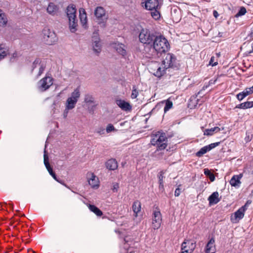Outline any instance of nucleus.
Wrapping results in <instances>:
<instances>
[{
  "instance_id": "obj_1",
  "label": "nucleus",
  "mask_w": 253,
  "mask_h": 253,
  "mask_svg": "<svg viewBox=\"0 0 253 253\" xmlns=\"http://www.w3.org/2000/svg\"><path fill=\"white\" fill-rule=\"evenodd\" d=\"M151 143L157 146V150H163L166 148L168 145V138L166 133L162 131H158L155 134L151 135Z\"/></svg>"
},
{
  "instance_id": "obj_2",
  "label": "nucleus",
  "mask_w": 253,
  "mask_h": 253,
  "mask_svg": "<svg viewBox=\"0 0 253 253\" xmlns=\"http://www.w3.org/2000/svg\"><path fill=\"white\" fill-rule=\"evenodd\" d=\"M77 9L75 5L70 4L66 8V14L69 20V28L71 32L77 31L78 20L76 16Z\"/></svg>"
},
{
  "instance_id": "obj_3",
  "label": "nucleus",
  "mask_w": 253,
  "mask_h": 253,
  "mask_svg": "<svg viewBox=\"0 0 253 253\" xmlns=\"http://www.w3.org/2000/svg\"><path fill=\"white\" fill-rule=\"evenodd\" d=\"M152 43L159 53L166 52L169 46L168 40L162 35L156 36Z\"/></svg>"
},
{
  "instance_id": "obj_4",
  "label": "nucleus",
  "mask_w": 253,
  "mask_h": 253,
  "mask_svg": "<svg viewBox=\"0 0 253 253\" xmlns=\"http://www.w3.org/2000/svg\"><path fill=\"white\" fill-rule=\"evenodd\" d=\"M156 35L147 29H142L139 34V41L145 44H152L154 41Z\"/></svg>"
},
{
  "instance_id": "obj_5",
  "label": "nucleus",
  "mask_w": 253,
  "mask_h": 253,
  "mask_svg": "<svg viewBox=\"0 0 253 253\" xmlns=\"http://www.w3.org/2000/svg\"><path fill=\"white\" fill-rule=\"evenodd\" d=\"M80 95V87H78L72 92L71 96L67 99L66 104V110H69L75 108Z\"/></svg>"
},
{
  "instance_id": "obj_6",
  "label": "nucleus",
  "mask_w": 253,
  "mask_h": 253,
  "mask_svg": "<svg viewBox=\"0 0 253 253\" xmlns=\"http://www.w3.org/2000/svg\"><path fill=\"white\" fill-rule=\"evenodd\" d=\"M42 34L43 41L46 44H53L57 41L55 33L47 28L42 30Z\"/></svg>"
},
{
  "instance_id": "obj_7",
  "label": "nucleus",
  "mask_w": 253,
  "mask_h": 253,
  "mask_svg": "<svg viewBox=\"0 0 253 253\" xmlns=\"http://www.w3.org/2000/svg\"><path fill=\"white\" fill-rule=\"evenodd\" d=\"M53 84V78L46 76L38 82V88L42 91L47 90Z\"/></svg>"
},
{
  "instance_id": "obj_8",
  "label": "nucleus",
  "mask_w": 253,
  "mask_h": 253,
  "mask_svg": "<svg viewBox=\"0 0 253 253\" xmlns=\"http://www.w3.org/2000/svg\"><path fill=\"white\" fill-rule=\"evenodd\" d=\"M164 56L162 66H164V68L167 69L173 67L176 60L175 56L172 53L165 54Z\"/></svg>"
},
{
  "instance_id": "obj_9",
  "label": "nucleus",
  "mask_w": 253,
  "mask_h": 253,
  "mask_svg": "<svg viewBox=\"0 0 253 253\" xmlns=\"http://www.w3.org/2000/svg\"><path fill=\"white\" fill-rule=\"evenodd\" d=\"M162 222V215L159 209L155 210L153 213L152 227L154 229L160 228Z\"/></svg>"
},
{
  "instance_id": "obj_10",
  "label": "nucleus",
  "mask_w": 253,
  "mask_h": 253,
  "mask_svg": "<svg viewBox=\"0 0 253 253\" xmlns=\"http://www.w3.org/2000/svg\"><path fill=\"white\" fill-rule=\"evenodd\" d=\"M143 53L146 57L151 58L155 56L158 52L156 49L154 48L153 43H152L145 45Z\"/></svg>"
},
{
  "instance_id": "obj_11",
  "label": "nucleus",
  "mask_w": 253,
  "mask_h": 253,
  "mask_svg": "<svg viewBox=\"0 0 253 253\" xmlns=\"http://www.w3.org/2000/svg\"><path fill=\"white\" fill-rule=\"evenodd\" d=\"M220 142H217L211 143L210 145L205 146L201 148L200 150L196 153V155L197 157H202L204 154H206L207 152L210 151L213 148L218 146Z\"/></svg>"
},
{
  "instance_id": "obj_12",
  "label": "nucleus",
  "mask_w": 253,
  "mask_h": 253,
  "mask_svg": "<svg viewBox=\"0 0 253 253\" xmlns=\"http://www.w3.org/2000/svg\"><path fill=\"white\" fill-rule=\"evenodd\" d=\"M145 3V7L149 10H153L156 8H159V2L158 0H143L142 4Z\"/></svg>"
},
{
  "instance_id": "obj_13",
  "label": "nucleus",
  "mask_w": 253,
  "mask_h": 253,
  "mask_svg": "<svg viewBox=\"0 0 253 253\" xmlns=\"http://www.w3.org/2000/svg\"><path fill=\"white\" fill-rule=\"evenodd\" d=\"M94 15L98 20H106L105 10L103 7L97 6L94 10Z\"/></svg>"
},
{
  "instance_id": "obj_14",
  "label": "nucleus",
  "mask_w": 253,
  "mask_h": 253,
  "mask_svg": "<svg viewBox=\"0 0 253 253\" xmlns=\"http://www.w3.org/2000/svg\"><path fill=\"white\" fill-rule=\"evenodd\" d=\"M164 104H165V106L164 107L165 113H166L172 107L173 104L172 101H171L169 99H167L166 100L162 101L161 102L158 103L157 105L155 106V107L152 110L150 113H152V112L154 111V110L156 108H160Z\"/></svg>"
},
{
  "instance_id": "obj_15",
  "label": "nucleus",
  "mask_w": 253,
  "mask_h": 253,
  "mask_svg": "<svg viewBox=\"0 0 253 253\" xmlns=\"http://www.w3.org/2000/svg\"><path fill=\"white\" fill-rule=\"evenodd\" d=\"M114 48L117 52L121 55L123 57H126L127 55L126 46L122 43H115L114 46Z\"/></svg>"
},
{
  "instance_id": "obj_16",
  "label": "nucleus",
  "mask_w": 253,
  "mask_h": 253,
  "mask_svg": "<svg viewBox=\"0 0 253 253\" xmlns=\"http://www.w3.org/2000/svg\"><path fill=\"white\" fill-rule=\"evenodd\" d=\"M44 164L48 170L49 174L52 176V177L55 179L57 180V176L55 173V172L53 171L52 168L51 167L49 161H48V157L47 155L46 154V151L44 150Z\"/></svg>"
},
{
  "instance_id": "obj_17",
  "label": "nucleus",
  "mask_w": 253,
  "mask_h": 253,
  "mask_svg": "<svg viewBox=\"0 0 253 253\" xmlns=\"http://www.w3.org/2000/svg\"><path fill=\"white\" fill-rule=\"evenodd\" d=\"M117 105L124 111H129L131 109V106L128 102L121 99L116 100Z\"/></svg>"
},
{
  "instance_id": "obj_18",
  "label": "nucleus",
  "mask_w": 253,
  "mask_h": 253,
  "mask_svg": "<svg viewBox=\"0 0 253 253\" xmlns=\"http://www.w3.org/2000/svg\"><path fill=\"white\" fill-rule=\"evenodd\" d=\"M242 176V174L233 175L229 181L231 185L235 187H239L241 183L240 179Z\"/></svg>"
},
{
  "instance_id": "obj_19",
  "label": "nucleus",
  "mask_w": 253,
  "mask_h": 253,
  "mask_svg": "<svg viewBox=\"0 0 253 253\" xmlns=\"http://www.w3.org/2000/svg\"><path fill=\"white\" fill-rule=\"evenodd\" d=\"M247 209V204H245V205L241 207L236 212H235L234 217L235 219H238V220H240L242 219L244 216L245 212Z\"/></svg>"
},
{
  "instance_id": "obj_20",
  "label": "nucleus",
  "mask_w": 253,
  "mask_h": 253,
  "mask_svg": "<svg viewBox=\"0 0 253 253\" xmlns=\"http://www.w3.org/2000/svg\"><path fill=\"white\" fill-rule=\"evenodd\" d=\"M209 205L210 206L217 204L220 201L219 198V194L217 192H214L208 198Z\"/></svg>"
},
{
  "instance_id": "obj_21",
  "label": "nucleus",
  "mask_w": 253,
  "mask_h": 253,
  "mask_svg": "<svg viewBox=\"0 0 253 253\" xmlns=\"http://www.w3.org/2000/svg\"><path fill=\"white\" fill-rule=\"evenodd\" d=\"M214 238H211L207 244L206 253H215L216 251Z\"/></svg>"
},
{
  "instance_id": "obj_22",
  "label": "nucleus",
  "mask_w": 253,
  "mask_h": 253,
  "mask_svg": "<svg viewBox=\"0 0 253 253\" xmlns=\"http://www.w3.org/2000/svg\"><path fill=\"white\" fill-rule=\"evenodd\" d=\"M106 167L109 170H114L117 169L118 166L116 159H111L106 162Z\"/></svg>"
},
{
  "instance_id": "obj_23",
  "label": "nucleus",
  "mask_w": 253,
  "mask_h": 253,
  "mask_svg": "<svg viewBox=\"0 0 253 253\" xmlns=\"http://www.w3.org/2000/svg\"><path fill=\"white\" fill-rule=\"evenodd\" d=\"M79 17L82 25L83 26L85 25L87 23V19L86 13L84 8H80L79 9Z\"/></svg>"
},
{
  "instance_id": "obj_24",
  "label": "nucleus",
  "mask_w": 253,
  "mask_h": 253,
  "mask_svg": "<svg viewBox=\"0 0 253 253\" xmlns=\"http://www.w3.org/2000/svg\"><path fill=\"white\" fill-rule=\"evenodd\" d=\"M202 129L204 132V135L211 136L214 133L219 132L220 130V128L217 126L211 128L210 129H204V127H201Z\"/></svg>"
},
{
  "instance_id": "obj_25",
  "label": "nucleus",
  "mask_w": 253,
  "mask_h": 253,
  "mask_svg": "<svg viewBox=\"0 0 253 253\" xmlns=\"http://www.w3.org/2000/svg\"><path fill=\"white\" fill-rule=\"evenodd\" d=\"M88 181L89 184L92 188L98 187V179L93 173L91 174V177L88 178Z\"/></svg>"
},
{
  "instance_id": "obj_26",
  "label": "nucleus",
  "mask_w": 253,
  "mask_h": 253,
  "mask_svg": "<svg viewBox=\"0 0 253 253\" xmlns=\"http://www.w3.org/2000/svg\"><path fill=\"white\" fill-rule=\"evenodd\" d=\"M166 69H167L164 68V66H162V64L160 65L158 64V65L157 66V70L156 72H155L153 74L156 77L160 78L166 73Z\"/></svg>"
},
{
  "instance_id": "obj_27",
  "label": "nucleus",
  "mask_w": 253,
  "mask_h": 253,
  "mask_svg": "<svg viewBox=\"0 0 253 253\" xmlns=\"http://www.w3.org/2000/svg\"><path fill=\"white\" fill-rule=\"evenodd\" d=\"M253 107V101H246L236 105L235 109H247Z\"/></svg>"
},
{
  "instance_id": "obj_28",
  "label": "nucleus",
  "mask_w": 253,
  "mask_h": 253,
  "mask_svg": "<svg viewBox=\"0 0 253 253\" xmlns=\"http://www.w3.org/2000/svg\"><path fill=\"white\" fill-rule=\"evenodd\" d=\"M58 10V6L53 2H50L47 8V11L51 15H55Z\"/></svg>"
},
{
  "instance_id": "obj_29",
  "label": "nucleus",
  "mask_w": 253,
  "mask_h": 253,
  "mask_svg": "<svg viewBox=\"0 0 253 253\" xmlns=\"http://www.w3.org/2000/svg\"><path fill=\"white\" fill-rule=\"evenodd\" d=\"M132 208L135 216H137L138 213L140 211L141 209V202L138 200L135 201L132 204Z\"/></svg>"
},
{
  "instance_id": "obj_30",
  "label": "nucleus",
  "mask_w": 253,
  "mask_h": 253,
  "mask_svg": "<svg viewBox=\"0 0 253 253\" xmlns=\"http://www.w3.org/2000/svg\"><path fill=\"white\" fill-rule=\"evenodd\" d=\"M251 94H252V93L250 91L248 90V88H246L242 92L237 94L236 95V98L239 101H241L246 96Z\"/></svg>"
},
{
  "instance_id": "obj_31",
  "label": "nucleus",
  "mask_w": 253,
  "mask_h": 253,
  "mask_svg": "<svg viewBox=\"0 0 253 253\" xmlns=\"http://www.w3.org/2000/svg\"><path fill=\"white\" fill-rule=\"evenodd\" d=\"M8 48L4 44H0V61L7 54Z\"/></svg>"
},
{
  "instance_id": "obj_32",
  "label": "nucleus",
  "mask_w": 253,
  "mask_h": 253,
  "mask_svg": "<svg viewBox=\"0 0 253 253\" xmlns=\"http://www.w3.org/2000/svg\"><path fill=\"white\" fill-rule=\"evenodd\" d=\"M88 208L90 211L94 212L98 216H101L103 215L102 211L94 205L89 204Z\"/></svg>"
},
{
  "instance_id": "obj_33",
  "label": "nucleus",
  "mask_w": 253,
  "mask_h": 253,
  "mask_svg": "<svg viewBox=\"0 0 253 253\" xmlns=\"http://www.w3.org/2000/svg\"><path fill=\"white\" fill-rule=\"evenodd\" d=\"M92 47L94 52L98 55L101 51V45L100 42H92Z\"/></svg>"
},
{
  "instance_id": "obj_34",
  "label": "nucleus",
  "mask_w": 253,
  "mask_h": 253,
  "mask_svg": "<svg viewBox=\"0 0 253 253\" xmlns=\"http://www.w3.org/2000/svg\"><path fill=\"white\" fill-rule=\"evenodd\" d=\"M7 22V18L4 13L0 11V26H4Z\"/></svg>"
},
{
  "instance_id": "obj_35",
  "label": "nucleus",
  "mask_w": 253,
  "mask_h": 253,
  "mask_svg": "<svg viewBox=\"0 0 253 253\" xmlns=\"http://www.w3.org/2000/svg\"><path fill=\"white\" fill-rule=\"evenodd\" d=\"M204 174L210 179L211 181L215 180L214 174L208 169H204Z\"/></svg>"
},
{
  "instance_id": "obj_36",
  "label": "nucleus",
  "mask_w": 253,
  "mask_h": 253,
  "mask_svg": "<svg viewBox=\"0 0 253 253\" xmlns=\"http://www.w3.org/2000/svg\"><path fill=\"white\" fill-rule=\"evenodd\" d=\"M158 8L153 9V11L151 12L152 17L155 20H158L160 17V13L158 10Z\"/></svg>"
},
{
  "instance_id": "obj_37",
  "label": "nucleus",
  "mask_w": 253,
  "mask_h": 253,
  "mask_svg": "<svg viewBox=\"0 0 253 253\" xmlns=\"http://www.w3.org/2000/svg\"><path fill=\"white\" fill-rule=\"evenodd\" d=\"M246 12L247 10L245 7L242 6L240 8V9L239 10L238 12L235 15V17H238L243 16L245 15Z\"/></svg>"
},
{
  "instance_id": "obj_38",
  "label": "nucleus",
  "mask_w": 253,
  "mask_h": 253,
  "mask_svg": "<svg viewBox=\"0 0 253 253\" xmlns=\"http://www.w3.org/2000/svg\"><path fill=\"white\" fill-rule=\"evenodd\" d=\"M84 102L86 103H92L94 102V98L90 94H86L84 97Z\"/></svg>"
},
{
  "instance_id": "obj_39",
  "label": "nucleus",
  "mask_w": 253,
  "mask_h": 253,
  "mask_svg": "<svg viewBox=\"0 0 253 253\" xmlns=\"http://www.w3.org/2000/svg\"><path fill=\"white\" fill-rule=\"evenodd\" d=\"M92 42H100V39L99 38V34L98 32H93L92 36Z\"/></svg>"
},
{
  "instance_id": "obj_40",
  "label": "nucleus",
  "mask_w": 253,
  "mask_h": 253,
  "mask_svg": "<svg viewBox=\"0 0 253 253\" xmlns=\"http://www.w3.org/2000/svg\"><path fill=\"white\" fill-rule=\"evenodd\" d=\"M21 56V54L19 53H18L17 52H15L13 53L12 56L10 58V61L11 62H15L19 57Z\"/></svg>"
},
{
  "instance_id": "obj_41",
  "label": "nucleus",
  "mask_w": 253,
  "mask_h": 253,
  "mask_svg": "<svg viewBox=\"0 0 253 253\" xmlns=\"http://www.w3.org/2000/svg\"><path fill=\"white\" fill-rule=\"evenodd\" d=\"M246 134V136L245 137V140L246 142H248L251 141L253 138L252 132L250 130H248L247 131Z\"/></svg>"
},
{
  "instance_id": "obj_42",
  "label": "nucleus",
  "mask_w": 253,
  "mask_h": 253,
  "mask_svg": "<svg viewBox=\"0 0 253 253\" xmlns=\"http://www.w3.org/2000/svg\"><path fill=\"white\" fill-rule=\"evenodd\" d=\"M217 61L214 56H211L209 62V65L215 66L217 64Z\"/></svg>"
},
{
  "instance_id": "obj_43",
  "label": "nucleus",
  "mask_w": 253,
  "mask_h": 253,
  "mask_svg": "<svg viewBox=\"0 0 253 253\" xmlns=\"http://www.w3.org/2000/svg\"><path fill=\"white\" fill-rule=\"evenodd\" d=\"M41 63V60L40 58H36L33 63L32 72H33L34 69L37 67V65H40Z\"/></svg>"
},
{
  "instance_id": "obj_44",
  "label": "nucleus",
  "mask_w": 253,
  "mask_h": 253,
  "mask_svg": "<svg viewBox=\"0 0 253 253\" xmlns=\"http://www.w3.org/2000/svg\"><path fill=\"white\" fill-rule=\"evenodd\" d=\"M165 172L164 171H161L159 174L158 175V177L159 178V183H164L163 179L164 178V174Z\"/></svg>"
},
{
  "instance_id": "obj_45",
  "label": "nucleus",
  "mask_w": 253,
  "mask_h": 253,
  "mask_svg": "<svg viewBox=\"0 0 253 253\" xmlns=\"http://www.w3.org/2000/svg\"><path fill=\"white\" fill-rule=\"evenodd\" d=\"M138 95V91L137 90V89L134 87H133V89H132V93H131V97L132 99H135V98H136L137 97Z\"/></svg>"
},
{
  "instance_id": "obj_46",
  "label": "nucleus",
  "mask_w": 253,
  "mask_h": 253,
  "mask_svg": "<svg viewBox=\"0 0 253 253\" xmlns=\"http://www.w3.org/2000/svg\"><path fill=\"white\" fill-rule=\"evenodd\" d=\"M184 242H188L186 244V246H187V248H186V249L189 250L190 249L191 250H192V249L194 248V247H193V244L192 242H191L190 240H185V241Z\"/></svg>"
},
{
  "instance_id": "obj_47",
  "label": "nucleus",
  "mask_w": 253,
  "mask_h": 253,
  "mask_svg": "<svg viewBox=\"0 0 253 253\" xmlns=\"http://www.w3.org/2000/svg\"><path fill=\"white\" fill-rule=\"evenodd\" d=\"M40 67L39 73L38 74V77L40 76L43 73V72L45 69V66L43 64L41 63L40 65Z\"/></svg>"
},
{
  "instance_id": "obj_48",
  "label": "nucleus",
  "mask_w": 253,
  "mask_h": 253,
  "mask_svg": "<svg viewBox=\"0 0 253 253\" xmlns=\"http://www.w3.org/2000/svg\"><path fill=\"white\" fill-rule=\"evenodd\" d=\"M115 128L112 124H109L106 127V131L109 133L114 130Z\"/></svg>"
},
{
  "instance_id": "obj_49",
  "label": "nucleus",
  "mask_w": 253,
  "mask_h": 253,
  "mask_svg": "<svg viewBox=\"0 0 253 253\" xmlns=\"http://www.w3.org/2000/svg\"><path fill=\"white\" fill-rule=\"evenodd\" d=\"M123 241L124 242V248L127 249L130 246L129 244H127V243L129 242V240H126V238H123Z\"/></svg>"
},
{
  "instance_id": "obj_50",
  "label": "nucleus",
  "mask_w": 253,
  "mask_h": 253,
  "mask_svg": "<svg viewBox=\"0 0 253 253\" xmlns=\"http://www.w3.org/2000/svg\"><path fill=\"white\" fill-rule=\"evenodd\" d=\"M159 191L161 193H163L165 191L164 183H159Z\"/></svg>"
},
{
  "instance_id": "obj_51",
  "label": "nucleus",
  "mask_w": 253,
  "mask_h": 253,
  "mask_svg": "<svg viewBox=\"0 0 253 253\" xmlns=\"http://www.w3.org/2000/svg\"><path fill=\"white\" fill-rule=\"evenodd\" d=\"M180 192H181L180 189L179 187L175 189V192H174V196L175 197H178L180 194Z\"/></svg>"
},
{
  "instance_id": "obj_52",
  "label": "nucleus",
  "mask_w": 253,
  "mask_h": 253,
  "mask_svg": "<svg viewBox=\"0 0 253 253\" xmlns=\"http://www.w3.org/2000/svg\"><path fill=\"white\" fill-rule=\"evenodd\" d=\"M119 188V184L117 183L114 184L112 190L114 192H117Z\"/></svg>"
},
{
  "instance_id": "obj_53",
  "label": "nucleus",
  "mask_w": 253,
  "mask_h": 253,
  "mask_svg": "<svg viewBox=\"0 0 253 253\" xmlns=\"http://www.w3.org/2000/svg\"><path fill=\"white\" fill-rule=\"evenodd\" d=\"M56 181L58 182L59 183H61V184L63 185L64 186H65L66 187L69 188V187L66 184H65L62 180H59V179H58L57 178V180H55Z\"/></svg>"
},
{
  "instance_id": "obj_54",
  "label": "nucleus",
  "mask_w": 253,
  "mask_h": 253,
  "mask_svg": "<svg viewBox=\"0 0 253 253\" xmlns=\"http://www.w3.org/2000/svg\"><path fill=\"white\" fill-rule=\"evenodd\" d=\"M97 133H98L99 134H104V128H100L98 130H97Z\"/></svg>"
},
{
  "instance_id": "obj_55",
  "label": "nucleus",
  "mask_w": 253,
  "mask_h": 253,
  "mask_svg": "<svg viewBox=\"0 0 253 253\" xmlns=\"http://www.w3.org/2000/svg\"><path fill=\"white\" fill-rule=\"evenodd\" d=\"M249 36L250 37L252 38H253V27L251 29V31L249 35Z\"/></svg>"
},
{
  "instance_id": "obj_56",
  "label": "nucleus",
  "mask_w": 253,
  "mask_h": 253,
  "mask_svg": "<svg viewBox=\"0 0 253 253\" xmlns=\"http://www.w3.org/2000/svg\"><path fill=\"white\" fill-rule=\"evenodd\" d=\"M216 81V80H215L214 81L212 80H211L209 81V84H214Z\"/></svg>"
},
{
  "instance_id": "obj_57",
  "label": "nucleus",
  "mask_w": 253,
  "mask_h": 253,
  "mask_svg": "<svg viewBox=\"0 0 253 253\" xmlns=\"http://www.w3.org/2000/svg\"><path fill=\"white\" fill-rule=\"evenodd\" d=\"M213 14L215 17H217L218 16L217 12L215 10L213 11Z\"/></svg>"
},
{
  "instance_id": "obj_58",
  "label": "nucleus",
  "mask_w": 253,
  "mask_h": 253,
  "mask_svg": "<svg viewBox=\"0 0 253 253\" xmlns=\"http://www.w3.org/2000/svg\"><path fill=\"white\" fill-rule=\"evenodd\" d=\"M68 113V110H66V109H65V111H64V118H66V116H67V115Z\"/></svg>"
},
{
  "instance_id": "obj_59",
  "label": "nucleus",
  "mask_w": 253,
  "mask_h": 253,
  "mask_svg": "<svg viewBox=\"0 0 253 253\" xmlns=\"http://www.w3.org/2000/svg\"><path fill=\"white\" fill-rule=\"evenodd\" d=\"M248 88V90L250 91L251 93H253V85L251 87H247Z\"/></svg>"
},
{
  "instance_id": "obj_60",
  "label": "nucleus",
  "mask_w": 253,
  "mask_h": 253,
  "mask_svg": "<svg viewBox=\"0 0 253 253\" xmlns=\"http://www.w3.org/2000/svg\"><path fill=\"white\" fill-rule=\"evenodd\" d=\"M223 34V33L219 32V33H218V37H223V35H222Z\"/></svg>"
},
{
  "instance_id": "obj_61",
  "label": "nucleus",
  "mask_w": 253,
  "mask_h": 253,
  "mask_svg": "<svg viewBox=\"0 0 253 253\" xmlns=\"http://www.w3.org/2000/svg\"><path fill=\"white\" fill-rule=\"evenodd\" d=\"M99 24L102 23V25H103V26H105V22H104V21H103V22H101V21H100V22H99Z\"/></svg>"
},
{
  "instance_id": "obj_62",
  "label": "nucleus",
  "mask_w": 253,
  "mask_h": 253,
  "mask_svg": "<svg viewBox=\"0 0 253 253\" xmlns=\"http://www.w3.org/2000/svg\"><path fill=\"white\" fill-rule=\"evenodd\" d=\"M253 52V43H252V51H250V53Z\"/></svg>"
},
{
  "instance_id": "obj_63",
  "label": "nucleus",
  "mask_w": 253,
  "mask_h": 253,
  "mask_svg": "<svg viewBox=\"0 0 253 253\" xmlns=\"http://www.w3.org/2000/svg\"><path fill=\"white\" fill-rule=\"evenodd\" d=\"M251 203V201H248L246 204H247V207H248V205H249V204H250Z\"/></svg>"
},
{
  "instance_id": "obj_64",
  "label": "nucleus",
  "mask_w": 253,
  "mask_h": 253,
  "mask_svg": "<svg viewBox=\"0 0 253 253\" xmlns=\"http://www.w3.org/2000/svg\"><path fill=\"white\" fill-rule=\"evenodd\" d=\"M200 93V91H199L197 93V94L196 95V97L198 96V95Z\"/></svg>"
}]
</instances>
